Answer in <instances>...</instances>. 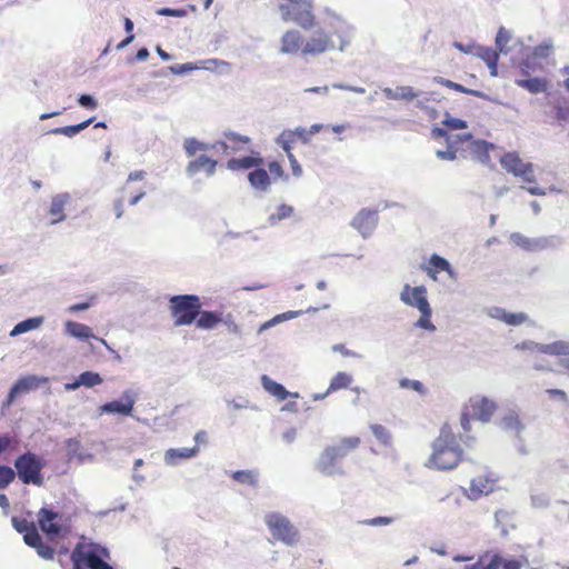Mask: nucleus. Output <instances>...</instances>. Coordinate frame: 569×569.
<instances>
[{
    "label": "nucleus",
    "instance_id": "nucleus-45",
    "mask_svg": "<svg viewBox=\"0 0 569 569\" xmlns=\"http://www.w3.org/2000/svg\"><path fill=\"white\" fill-rule=\"evenodd\" d=\"M419 312L421 313V316L417 320L416 327L425 329V330H428L430 332H435L437 328H436V326L430 320L431 315H432L431 307L427 308V309H425L422 311H419Z\"/></svg>",
    "mask_w": 569,
    "mask_h": 569
},
{
    "label": "nucleus",
    "instance_id": "nucleus-42",
    "mask_svg": "<svg viewBox=\"0 0 569 569\" xmlns=\"http://www.w3.org/2000/svg\"><path fill=\"white\" fill-rule=\"evenodd\" d=\"M511 32L503 27L498 30L496 36V47L500 53H508L509 49L507 48V43L511 40Z\"/></svg>",
    "mask_w": 569,
    "mask_h": 569
},
{
    "label": "nucleus",
    "instance_id": "nucleus-3",
    "mask_svg": "<svg viewBox=\"0 0 569 569\" xmlns=\"http://www.w3.org/2000/svg\"><path fill=\"white\" fill-rule=\"evenodd\" d=\"M169 309L176 327L189 326L198 318L201 301L197 295H176L169 299Z\"/></svg>",
    "mask_w": 569,
    "mask_h": 569
},
{
    "label": "nucleus",
    "instance_id": "nucleus-61",
    "mask_svg": "<svg viewBox=\"0 0 569 569\" xmlns=\"http://www.w3.org/2000/svg\"><path fill=\"white\" fill-rule=\"evenodd\" d=\"M332 351L333 352H339L341 353L343 357H351V358H362V356L356 351H352L350 349H347L346 346L343 343H337V345H333L332 346Z\"/></svg>",
    "mask_w": 569,
    "mask_h": 569
},
{
    "label": "nucleus",
    "instance_id": "nucleus-31",
    "mask_svg": "<svg viewBox=\"0 0 569 569\" xmlns=\"http://www.w3.org/2000/svg\"><path fill=\"white\" fill-rule=\"evenodd\" d=\"M248 180L250 184L260 191H267L270 186V177L269 173L264 169H254L249 172Z\"/></svg>",
    "mask_w": 569,
    "mask_h": 569
},
{
    "label": "nucleus",
    "instance_id": "nucleus-55",
    "mask_svg": "<svg viewBox=\"0 0 569 569\" xmlns=\"http://www.w3.org/2000/svg\"><path fill=\"white\" fill-rule=\"evenodd\" d=\"M433 81L446 87V88H449V89H452V90H456V91H459V92H462V93H466L467 91V88L463 87L462 84H459L457 82H453L451 80H448V79H445L442 77H435L433 78Z\"/></svg>",
    "mask_w": 569,
    "mask_h": 569
},
{
    "label": "nucleus",
    "instance_id": "nucleus-17",
    "mask_svg": "<svg viewBox=\"0 0 569 569\" xmlns=\"http://www.w3.org/2000/svg\"><path fill=\"white\" fill-rule=\"evenodd\" d=\"M23 541L29 547L34 548L37 550L38 556L41 557L42 559H53L54 549L51 546L46 545L43 542L42 537L40 536L37 529H32L27 535H23Z\"/></svg>",
    "mask_w": 569,
    "mask_h": 569
},
{
    "label": "nucleus",
    "instance_id": "nucleus-39",
    "mask_svg": "<svg viewBox=\"0 0 569 569\" xmlns=\"http://www.w3.org/2000/svg\"><path fill=\"white\" fill-rule=\"evenodd\" d=\"M211 148V144L201 142L196 138H187L183 141V149L188 157H193L198 151H208Z\"/></svg>",
    "mask_w": 569,
    "mask_h": 569
},
{
    "label": "nucleus",
    "instance_id": "nucleus-50",
    "mask_svg": "<svg viewBox=\"0 0 569 569\" xmlns=\"http://www.w3.org/2000/svg\"><path fill=\"white\" fill-rule=\"evenodd\" d=\"M473 56L481 58L486 63L490 60L498 59V57H499V54L496 50L488 48V47H481V46H476Z\"/></svg>",
    "mask_w": 569,
    "mask_h": 569
},
{
    "label": "nucleus",
    "instance_id": "nucleus-16",
    "mask_svg": "<svg viewBox=\"0 0 569 569\" xmlns=\"http://www.w3.org/2000/svg\"><path fill=\"white\" fill-rule=\"evenodd\" d=\"M64 327V333L72 337V338H76V339H79L81 341H86L90 338H93V339H97L99 340L103 346H106L107 349L113 351L109 345L107 343V341L102 338H98L93 335L92 332V329L87 326V325H83V323H80V322H76V321H72V320H67L63 325Z\"/></svg>",
    "mask_w": 569,
    "mask_h": 569
},
{
    "label": "nucleus",
    "instance_id": "nucleus-2",
    "mask_svg": "<svg viewBox=\"0 0 569 569\" xmlns=\"http://www.w3.org/2000/svg\"><path fill=\"white\" fill-rule=\"evenodd\" d=\"M462 459V449L450 426L443 425L439 436L432 442V452L425 467L435 470L455 469Z\"/></svg>",
    "mask_w": 569,
    "mask_h": 569
},
{
    "label": "nucleus",
    "instance_id": "nucleus-23",
    "mask_svg": "<svg viewBox=\"0 0 569 569\" xmlns=\"http://www.w3.org/2000/svg\"><path fill=\"white\" fill-rule=\"evenodd\" d=\"M360 445V438L358 437H346L342 438L338 445L328 446L331 450L332 456L339 461L348 456L349 452L357 449Z\"/></svg>",
    "mask_w": 569,
    "mask_h": 569
},
{
    "label": "nucleus",
    "instance_id": "nucleus-27",
    "mask_svg": "<svg viewBox=\"0 0 569 569\" xmlns=\"http://www.w3.org/2000/svg\"><path fill=\"white\" fill-rule=\"evenodd\" d=\"M526 163L516 152L505 153L500 159L501 167L515 177L526 167Z\"/></svg>",
    "mask_w": 569,
    "mask_h": 569
},
{
    "label": "nucleus",
    "instance_id": "nucleus-36",
    "mask_svg": "<svg viewBox=\"0 0 569 569\" xmlns=\"http://www.w3.org/2000/svg\"><path fill=\"white\" fill-rule=\"evenodd\" d=\"M220 317L218 313L212 311H202L200 309V313L197 319V327L203 330H210L214 328L220 322Z\"/></svg>",
    "mask_w": 569,
    "mask_h": 569
},
{
    "label": "nucleus",
    "instance_id": "nucleus-41",
    "mask_svg": "<svg viewBox=\"0 0 569 569\" xmlns=\"http://www.w3.org/2000/svg\"><path fill=\"white\" fill-rule=\"evenodd\" d=\"M296 141V132L292 130H283L277 138V144L282 148L287 154L291 153V146Z\"/></svg>",
    "mask_w": 569,
    "mask_h": 569
},
{
    "label": "nucleus",
    "instance_id": "nucleus-63",
    "mask_svg": "<svg viewBox=\"0 0 569 569\" xmlns=\"http://www.w3.org/2000/svg\"><path fill=\"white\" fill-rule=\"evenodd\" d=\"M197 69L196 66H193L192 63H183V64H173V66H170L169 67V70L173 73V74H184L189 71H192Z\"/></svg>",
    "mask_w": 569,
    "mask_h": 569
},
{
    "label": "nucleus",
    "instance_id": "nucleus-37",
    "mask_svg": "<svg viewBox=\"0 0 569 569\" xmlns=\"http://www.w3.org/2000/svg\"><path fill=\"white\" fill-rule=\"evenodd\" d=\"M41 381H44V379L37 376H27L20 378L12 387L18 391L19 395H21L37 389Z\"/></svg>",
    "mask_w": 569,
    "mask_h": 569
},
{
    "label": "nucleus",
    "instance_id": "nucleus-11",
    "mask_svg": "<svg viewBox=\"0 0 569 569\" xmlns=\"http://www.w3.org/2000/svg\"><path fill=\"white\" fill-rule=\"evenodd\" d=\"M305 36L297 29L287 30L280 38L279 51L283 54L299 56L303 59Z\"/></svg>",
    "mask_w": 569,
    "mask_h": 569
},
{
    "label": "nucleus",
    "instance_id": "nucleus-10",
    "mask_svg": "<svg viewBox=\"0 0 569 569\" xmlns=\"http://www.w3.org/2000/svg\"><path fill=\"white\" fill-rule=\"evenodd\" d=\"M510 240L513 244L528 251H540L550 247H556L560 242L556 237L531 239L519 232L511 233Z\"/></svg>",
    "mask_w": 569,
    "mask_h": 569
},
{
    "label": "nucleus",
    "instance_id": "nucleus-58",
    "mask_svg": "<svg viewBox=\"0 0 569 569\" xmlns=\"http://www.w3.org/2000/svg\"><path fill=\"white\" fill-rule=\"evenodd\" d=\"M78 103L86 109L94 110L98 108V102L91 94H80L78 98Z\"/></svg>",
    "mask_w": 569,
    "mask_h": 569
},
{
    "label": "nucleus",
    "instance_id": "nucleus-18",
    "mask_svg": "<svg viewBox=\"0 0 569 569\" xmlns=\"http://www.w3.org/2000/svg\"><path fill=\"white\" fill-rule=\"evenodd\" d=\"M217 161L206 154H200L198 158L191 160L186 167V173L193 177L200 171H204L208 177L214 174Z\"/></svg>",
    "mask_w": 569,
    "mask_h": 569
},
{
    "label": "nucleus",
    "instance_id": "nucleus-24",
    "mask_svg": "<svg viewBox=\"0 0 569 569\" xmlns=\"http://www.w3.org/2000/svg\"><path fill=\"white\" fill-rule=\"evenodd\" d=\"M261 385L267 392H269L270 395H272L273 397H276L279 400H284L288 397H292V398L299 397V393L289 392L281 383L273 381L267 375H263L261 377Z\"/></svg>",
    "mask_w": 569,
    "mask_h": 569
},
{
    "label": "nucleus",
    "instance_id": "nucleus-49",
    "mask_svg": "<svg viewBox=\"0 0 569 569\" xmlns=\"http://www.w3.org/2000/svg\"><path fill=\"white\" fill-rule=\"evenodd\" d=\"M399 386L402 389H412L420 395H425L427 392L426 387L419 380H412L409 378H402L399 381Z\"/></svg>",
    "mask_w": 569,
    "mask_h": 569
},
{
    "label": "nucleus",
    "instance_id": "nucleus-48",
    "mask_svg": "<svg viewBox=\"0 0 569 569\" xmlns=\"http://www.w3.org/2000/svg\"><path fill=\"white\" fill-rule=\"evenodd\" d=\"M14 477V469L0 465V489H6L13 481Z\"/></svg>",
    "mask_w": 569,
    "mask_h": 569
},
{
    "label": "nucleus",
    "instance_id": "nucleus-60",
    "mask_svg": "<svg viewBox=\"0 0 569 569\" xmlns=\"http://www.w3.org/2000/svg\"><path fill=\"white\" fill-rule=\"evenodd\" d=\"M157 14L167 16V17H177L182 18L187 16V10L184 9H171V8H160L157 10Z\"/></svg>",
    "mask_w": 569,
    "mask_h": 569
},
{
    "label": "nucleus",
    "instance_id": "nucleus-19",
    "mask_svg": "<svg viewBox=\"0 0 569 569\" xmlns=\"http://www.w3.org/2000/svg\"><path fill=\"white\" fill-rule=\"evenodd\" d=\"M383 94L390 100H402L410 102L421 94H427L426 91L415 90L411 86H398L395 89L386 87L382 89Z\"/></svg>",
    "mask_w": 569,
    "mask_h": 569
},
{
    "label": "nucleus",
    "instance_id": "nucleus-12",
    "mask_svg": "<svg viewBox=\"0 0 569 569\" xmlns=\"http://www.w3.org/2000/svg\"><path fill=\"white\" fill-rule=\"evenodd\" d=\"M378 211L372 209H361L352 219L351 226L363 237L369 238L378 224Z\"/></svg>",
    "mask_w": 569,
    "mask_h": 569
},
{
    "label": "nucleus",
    "instance_id": "nucleus-54",
    "mask_svg": "<svg viewBox=\"0 0 569 569\" xmlns=\"http://www.w3.org/2000/svg\"><path fill=\"white\" fill-rule=\"evenodd\" d=\"M393 519L391 517L379 516L361 521V523L370 527H382L391 525Z\"/></svg>",
    "mask_w": 569,
    "mask_h": 569
},
{
    "label": "nucleus",
    "instance_id": "nucleus-56",
    "mask_svg": "<svg viewBox=\"0 0 569 569\" xmlns=\"http://www.w3.org/2000/svg\"><path fill=\"white\" fill-rule=\"evenodd\" d=\"M472 136L470 133L465 134H449L446 142L450 148H457L459 143L471 140Z\"/></svg>",
    "mask_w": 569,
    "mask_h": 569
},
{
    "label": "nucleus",
    "instance_id": "nucleus-32",
    "mask_svg": "<svg viewBox=\"0 0 569 569\" xmlns=\"http://www.w3.org/2000/svg\"><path fill=\"white\" fill-rule=\"evenodd\" d=\"M44 321L42 316L31 317L17 323L10 331V337H17L30 330L38 329Z\"/></svg>",
    "mask_w": 569,
    "mask_h": 569
},
{
    "label": "nucleus",
    "instance_id": "nucleus-62",
    "mask_svg": "<svg viewBox=\"0 0 569 569\" xmlns=\"http://www.w3.org/2000/svg\"><path fill=\"white\" fill-rule=\"evenodd\" d=\"M67 451L70 458H76L79 453L80 441L76 438H70L66 441Z\"/></svg>",
    "mask_w": 569,
    "mask_h": 569
},
{
    "label": "nucleus",
    "instance_id": "nucleus-25",
    "mask_svg": "<svg viewBox=\"0 0 569 569\" xmlns=\"http://www.w3.org/2000/svg\"><path fill=\"white\" fill-rule=\"evenodd\" d=\"M500 427L506 431L515 432L517 438H521V433L526 428L519 415L513 410H510L502 416Z\"/></svg>",
    "mask_w": 569,
    "mask_h": 569
},
{
    "label": "nucleus",
    "instance_id": "nucleus-14",
    "mask_svg": "<svg viewBox=\"0 0 569 569\" xmlns=\"http://www.w3.org/2000/svg\"><path fill=\"white\" fill-rule=\"evenodd\" d=\"M316 469L328 477L345 475L343 467L340 465L339 460L332 456L328 447L320 453L316 462Z\"/></svg>",
    "mask_w": 569,
    "mask_h": 569
},
{
    "label": "nucleus",
    "instance_id": "nucleus-52",
    "mask_svg": "<svg viewBox=\"0 0 569 569\" xmlns=\"http://www.w3.org/2000/svg\"><path fill=\"white\" fill-rule=\"evenodd\" d=\"M443 126L451 130H461L468 127L467 122L462 119L452 118L448 112L445 114V119L442 121Z\"/></svg>",
    "mask_w": 569,
    "mask_h": 569
},
{
    "label": "nucleus",
    "instance_id": "nucleus-53",
    "mask_svg": "<svg viewBox=\"0 0 569 569\" xmlns=\"http://www.w3.org/2000/svg\"><path fill=\"white\" fill-rule=\"evenodd\" d=\"M527 319L528 316L525 312L512 313L507 311L503 322L509 326H519L523 323Z\"/></svg>",
    "mask_w": 569,
    "mask_h": 569
},
{
    "label": "nucleus",
    "instance_id": "nucleus-8",
    "mask_svg": "<svg viewBox=\"0 0 569 569\" xmlns=\"http://www.w3.org/2000/svg\"><path fill=\"white\" fill-rule=\"evenodd\" d=\"M138 395L132 389H126L121 393V398L119 400H112L101 405L98 408L100 415H119L123 417H128L132 415Z\"/></svg>",
    "mask_w": 569,
    "mask_h": 569
},
{
    "label": "nucleus",
    "instance_id": "nucleus-13",
    "mask_svg": "<svg viewBox=\"0 0 569 569\" xmlns=\"http://www.w3.org/2000/svg\"><path fill=\"white\" fill-rule=\"evenodd\" d=\"M471 416L481 422H489L497 410L493 400L487 397L476 396L470 399Z\"/></svg>",
    "mask_w": 569,
    "mask_h": 569
},
{
    "label": "nucleus",
    "instance_id": "nucleus-28",
    "mask_svg": "<svg viewBox=\"0 0 569 569\" xmlns=\"http://www.w3.org/2000/svg\"><path fill=\"white\" fill-rule=\"evenodd\" d=\"M515 83L529 91L530 93H540L547 90L548 83L543 78H517Z\"/></svg>",
    "mask_w": 569,
    "mask_h": 569
},
{
    "label": "nucleus",
    "instance_id": "nucleus-9",
    "mask_svg": "<svg viewBox=\"0 0 569 569\" xmlns=\"http://www.w3.org/2000/svg\"><path fill=\"white\" fill-rule=\"evenodd\" d=\"M399 298L402 303L411 308H416L419 311L430 308L427 297V288L425 286L411 287L406 283L402 287Z\"/></svg>",
    "mask_w": 569,
    "mask_h": 569
},
{
    "label": "nucleus",
    "instance_id": "nucleus-40",
    "mask_svg": "<svg viewBox=\"0 0 569 569\" xmlns=\"http://www.w3.org/2000/svg\"><path fill=\"white\" fill-rule=\"evenodd\" d=\"M293 212V208L288 204H281L277 208L276 212L271 213L268 218L270 226L278 224L281 220L289 218Z\"/></svg>",
    "mask_w": 569,
    "mask_h": 569
},
{
    "label": "nucleus",
    "instance_id": "nucleus-15",
    "mask_svg": "<svg viewBox=\"0 0 569 569\" xmlns=\"http://www.w3.org/2000/svg\"><path fill=\"white\" fill-rule=\"evenodd\" d=\"M497 478L490 473L483 477H477L471 480L468 490L465 489L466 496L470 500H478L483 495H489L493 490Z\"/></svg>",
    "mask_w": 569,
    "mask_h": 569
},
{
    "label": "nucleus",
    "instance_id": "nucleus-38",
    "mask_svg": "<svg viewBox=\"0 0 569 569\" xmlns=\"http://www.w3.org/2000/svg\"><path fill=\"white\" fill-rule=\"evenodd\" d=\"M485 558L486 556H480L475 563L465 566L463 569H500L502 557L493 555L487 563H485Z\"/></svg>",
    "mask_w": 569,
    "mask_h": 569
},
{
    "label": "nucleus",
    "instance_id": "nucleus-46",
    "mask_svg": "<svg viewBox=\"0 0 569 569\" xmlns=\"http://www.w3.org/2000/svg\"><path fill=\"white\" fill-rule=\"evenodd\" d=\"M232 478L240 482V483H247L250 486H257V476L251 470H238L232 473Z\"/></svg>",
    "mask_w": 569,
    "mask_h": 569
},
{
    "label": "nucleus",
    "instance_id": "nucleus-35",
    "mask_svg": "<svg viewBox=\"0 0 569 569\" xmlns=\"http://www.w3.org/2000/svg\"><path fill=\"white\" fill-rule=\"evenodd\" d=\"M353 381V378L351 375L339 371L336 373L332 379L330 380L328 392H336L341 389H348Z\"/></svg>",
    "mask_w": 569,
    "mask_h": 569
},
{
    "label": "nucleus",
    "instance_id": "nucleus-22",
    "mask_svg": "<svg viewBox=\"0 0 569 569\" xmlns=\"http://www.w3.org/2000/svg\"><path fill=\"white\" fill-rule=\"evenodd\" d=\"M71 196L68 192L58 193L52 197L49 213L56 218L51 221V224H56L66 220L63 213L64 207L70 202Z\"/></svg>",
    "mask_w": 569,
    "mask_h": 569
},
{
    "label": "nucleus",
    "instance_id": "nucleus-6",
    "mask_svg": "<svg viewBox=\"0 0 569 569\" xmlns=\"http://www.w3.org/2000/svg\"><path fill=\"white\" fill-rule=\"evenodd\" d=\"M74 556L81 557L84 560L86 567L89 569H112V567L106 562V559H110L109 550L98 543L87 540L81 537V540L74 548Z\"/></svg>",
    "mask_w": 569,
    "mask_h": 569
},
{
    "label": "nucleus",
    "instance_id": "nucleus-30",
    "mask_svg": "<svg viewBox=\"0 0 569 569\" xmlns=\"http://www.w3.org/2000/svg\"><path fill=\"white\" fill-rule=\"evenodd\" d=\"M552 50L551 41H543L541 44L533 48L531 56H528L520 64L521 71L527 73V69L530 68L531 60L535 58H547Z\"/></svg>",
    "mask_w": 569,
    "mask_h": 569
},
{
    "label": "nucleus",
    "instance_id": "nucleus-20",
    "mask_svg": "<svg viewBox=\"0 0 569 569\" xmlns=\"http://www.w3.org/2000/svg\"><path fill=\"white\" fill-rule=\"evenodd\" d=\"M429 264H430V267L426 269V272L433 280L437 279L436 273L438 271H445L448 273L450 279L456 280L457 274H456L455 270L452 269L449 261L447 259H445L443 257H441L437 253L431 254V257L429 259Z\"/></svg>",
    "mask_w": 569,
    "mask_h": 569
},
{
    "label": "nucleus",
    "instance_id": "nucleus-43",
    "mask_svg": "<svg viewBox=\"0 0 569 569\" xmlns=\"http://www.w3.org/2000/svg\"><path fill=\"white\" fill-rule=\"evenodd\" d=\"M370 429H371L373 436L376 437V439L378 441H380L382 445H385V446L391 445V433L389 432V430L386 427H383L382 425L372 423V425H370Z\"/></svg>",
    "mask_w": 569,
    "mask_h": 569
},
{
    "label": "nucleus",
    "instance_id": "nucleus-21",
    "mask_svg": "<svg viewBox=\"0 0 569 569\" xmlns=\"http://www.w3.org/2000/svg\"><path fill=\"white\" fill-rule=\"evenodd\" d=\"M199 448H170L164 452L163 461L167 466H177L181 460L193 458L198 455Z\"/></svg>",
    "mask_w": 569,
    "mask_h": 569
},
{
    "label": "nucleus",
    "instance_id": "nucleus-51",
    "mask_svg": "<svg viewBox=\"0 0 569 569\" xmlns=\"http://www.w3.org/2000/svg\"><path fill=\"white\" fill-rule=\"evenodd\" d=\"M11 522H12V526L13 528L20 532V533H24L27 535L28 532H30L32 529H37L34 523L32 522H29L28 520L26 519H20L18 517H12L11 519Z\"/></svg>",
    "mask_w": 569,
    "mask_h": 569
},
{
    "label": "nucleus",
    "instance_id": "nucleus-29",
    "mask_svg": "<svg viewBox=\"0 0 569 569\" xmlns=\"http://www.w3.org/2000/svg\"><path fill=\"white\" fill-rule=\"evenodd\" d=\"M538 352L550 356H569V340H557L538 347Z\"/></svg>",
    "mask_w": 569,
    "mask_h": 569
},
{
    "label": "nucleus",
    "instance_id": "nucleus-7",
    "mask_svg": "<svg viewBox=\"0 0 569 569\" xmlns=\"http://www.w3.org/2000/svg\"><path fill=\"white\" fill-rule=\"evenodd\" d=\"M37 518L39 528L50 541H56L68 531V529L62 525L63 516L47 507H43L38 511Z\"/></svg>",
    "mask_w": 569,
    "mask_h": 569
},
{
    "label": "nucleus",
    "instance_id": "nucleus-64",
    "mask_svg": "<svg viewBox=\"0 0 569 569\" xmlns=\"http://www.w3.org/2000/svg\"><path fill=\"white\" fill-rule=\"evenodd\" d=\"M546 392L549 395L551 399L558 400L562 403L568 402L567 393L561 389H547Z\"/></svg>",
    "mask_w": 569,
    "mask_h": 569
},
{
    "label": "nucleus",
    "instance_id": "nucleus-44",
    "mask_svg": "<svg viewBox=\"0 0 569 569\" xmlns=\"http://www.w3.org/2000/svg\"><path fill=\"white\" fill-rule=\"evenodd\" d=\"M102 378L98 372L94 371H84L79 375V382L81 386H84L87 388H92L94 386H98L102 383Z\"/></svg>",
    "mask_w": 569,
    "mask_h": 569
},
{
    "label": "nucleus",
    "instance_id": "nucleus-4",
    "mask_svg": "<svg viewBox=\"0 0 569 569\" xmlns=\"http://www.w3.org/2000/svg\"><path fill=\"white\" fill-rule=\"evenodd\" d=\"M263 521L276 540L289 547L296 546L299 542L300 532L298 528L281 512H267Z\"/></svg>",
    "mask_w": 569,
    "mask_h": 569
},
{
    "label": "nucleus",
    "instance_id": "nucleus-1",
    "mask_svg": "<svg viewBox=\"0 0 569 569\" xmlns=\"http://www.w3.org/2000/svg\"><path fill=\"white\" fill-rule=\"evenodd\" d=\"M303 60H315L332 51L345 52L356 36L355 26L342 21L333 31L326 30L315 21V27L305 30Z\"/></svg>",
    "mask_w": 569,
    "mask_h": 569
},
{
    "label": "nucleus",
    "instance_id": "nucleus-57",
    "mask_svg": "<svg viewBox=\"0 0 569 569\" xmlns=\"http://www.w3.org/2000/svg\"><path fill=\"white\" fill-rule=\"evenodd\" d=\"M517 177L521 178L525 182L528 183L536 182L533 164L531 162L526 163V167L519 172Z\"/></svg>",
    "mask_w": 569,
    "mask_h": 569
},
{
    "label": "nucleus",
    "instance_id": "nucleus-47",
    "mask_svg": "<svg viewBox=\"0 0 569 569\" xmlns=\"http://www.w3.org/2000/svg\"><path fill=\"white\" fill-rule=\"evenodd\" d=\"M530 503L536 509H546L550 505V497L546 492H532L530 495Z\"/></svg>",
    "mask_w": 569,
    "mask_h": 569
},
{
    "label": "nucleus",
    "instance_id": "nucleus-26",
    "mask_svg": "<svg viewBox=\"0 0 569 569\" xmlns=\"http://www.w3.org/2000/svg\"><path fill=\"white\" fill-rule=\"evenodd\" d=\"M550 104V117L560 126L569 124V101L565 98H558L551 101Z\"/></svg>",
    "mask_w": 569,
    "mask_h": 569
},
{
    "label": "nucleus",
    "instance_id": "nucleus-33",
    "mask_svg": "<svg viewBox=\"0 0 569 569\" xmlns=\"http://www.w3.org/2000/svg\"><path fill=\"white\" fill-rule=\"evenodd\" d=\"M489 147H491V144H489L487 141H483V140L472 141L470 144V151H471L472 158L483 164L488 163L490 161V156L488 152Z\"/></svg>",
    "mask_w": 569,
    "mask_h": 569
},
{
    "label": "nucleus",
    "instance_id": "nucleus-59",
    "mask_svg": "<svg viewBox=\"0 0 569 569\" xmlns=\"http://www.w3.org/2000/svg\"><path fill=\"white\" fill-rule=\"evenodd\" d=\"M457 148H450L447 146L446 150H437L436 156L438 159L447 160V161H453L457 159Z\"/></svg>",
    "mask_w": 569,
    "mask_h": 569
},
{
    "label": "nucleus",
    "instance_id": "nucleus-34",
    "mask_svg": "<svg viewBox=\"0 0 569 569\" xmlns=\"http://www.w3.org/2000/svg\"><path fill=\"white\" fill-rule=\"evenodd\" d=\"M93 120H94V118H90V119L84 120L78 124L54 128V129H51L48 133L49 134H62V136L72 138L76 134L83 131L84 129H87L93 122Z\"/></svg>",
    "mask_w": 569,
    "mask_h": 569
},
{
    "label": "nucleus",
    "instance_id": "nucleus-5",
    "mask_svg": "<svg viewBox=\"0 0 569 569\" xmlns=\"http://www.w3.org/2000/svg\"><path fill=\"white\" fill-rule=\"evenodd\" d=\"M44 466L46 462L30 451L23 452L14 460L16 475L23 485L42 486L43 477L41 471Z\"/></svg>",
    "mask_w": 569,
    "mask_h": 569
}]
</instances>
